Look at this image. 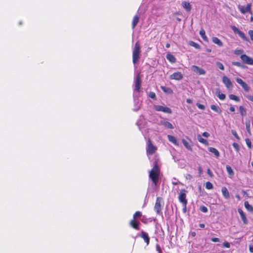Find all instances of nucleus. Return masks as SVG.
Masks as SVG:
<instances>
[{"instance_id": "nucleus-1", "label": "nucleus", "mask_w": 253, "mask_h": 253, "mask_svg": "<svg viewBox=\"0 0 253 253\" xmlns=\"http://www.w3.org/2000/svg\"><path fill=\"white\" fill-rule=\"evenodd\" d=\"M160 169L157 162H155L153 168L149 172V178L151 179L155 185H157L159 180Z\"/></svg>"}, {"instance_id": "nucleus-2", "label": "nucleus", "mask_w": 253, "mask_h": 253, "mask_svg": "<svg viewBox=\"0 0 253 253\" xmlns=\"http://www.w3.org/2000/svg\"><path fill=\"white\" fill-rule=\"evenodd\" d=\"M140 54V47L138 42H136L133 50L132 61L133 64H136L138 61Z\"/></svg>"}, {"instance_id": "nucleus-3", "label": "nucleus", "mask_w": 253, "mask_h": 253, "mask_svg": "<svg viewBox=\"0 0 253 253\" xmlns=\"http://www.w3.org/2000/svg\"><path fill=\"white\" fill-rule=\"evenodd\" d=\"M185 192L186 191L184 189L181 190L178 196L179 201L183 206H186L187 203Z\"/></svg>"}, {"instance_id": "nucleus-4", "label": "nucleus", "mask_w": 253, "mask_h": 253, "mask_svg": "<svg viewBox=\"0 0 253 253\" xmlns=\"http://www.w3.org/2000/svg\"><path fill=\"white\" fill-rule=\"evenodd\" d=\"M157 148L153 145L150 139H149L147 147V153L150 155H152L155 152Z\"/></svg>"}, {"instance_id": "nucleus-5", "label": "nucleus", "mask_w": 253, "mask_h": 253, "mask_svg": "<svg viewBox=\"0 0 253 253\" xmlns=\"http://www.w3.org/2000/svg\"><path fill=\"white\" fill-rule=\"evenodd\" d=\"M155 109L157 111L163 112L168 114H171L172 113V111L169 108L161 105L155 106Z\"/></svg>"}, {"instance_id": "nucleus-6", "label": "nucleus", "mask_w": 253, "mask_h": 253, "mask_svg": "<svg viewBox=\"0 0 253 253\" xmlns=\"http://www.w3.org/2000/svg\"><path fill=\"white\" fill-rule=\"evenodd\" d=\"M244 63L248 65H253V58L250 57L246 54H242L240 57Z\"/></svg>"}, {"instance_id": "nucleus-7", "label": "nucleus", "mask_w": 253, "mask_h": 253, "mask_svg": "<svg viewBox=\"0 0 253 253\" xmlns=\"http://www.w3.org/2000/svg\"><path fill=\"white\" fill-rule=\"evenodd\" d=\"M191 70L200 75L206 74V71L204 69L196 65L192 66Z\"/></svg>"}, {"instance_id": "nucleus-8", "label": "nucleus", "mask_w": 253, "mask_h": 253, "mask_svg": "<svg viewBox=\"0 0 253 253\" xmlns=\"http://www.w3.org/2000/svg\"><path fill=\"white\" fill-rule=\"evenodd\" d=\"M134 83V91L139 92L141 86V79L139 74L136 76L135 79Z\"/></svg>"}, {"instance_id": "nucleus-9", "label": "nucleus", "mask_w": 253, "mask_h": 253, "mask_svg": "<svg viewBox=\"0 0 253 253\" xmlns=\"http://www.w3.org/2000/svg\"><path fill=\"white\" fill-rule=\"evenodd\" d=\"M251 4H248L247 6H242L239 5L238 6V8L240 12L243 14H245L248 12L251 11Z\"/></svg>"}, {"instance_id": "nucleus-10", "label": "nucleus", "mask_w": 253, "mask_h": 253, "mask_svg": "<svg viewBox=\"0 0 253 253\" xmlns=\"http://www.w3.org/2000/svg\"><path fill=\"white\" fill-rule=\"evenodd\" d=\"M222 82L228 89H231L233 87V85L230 80L226 76L223 77Z\"/></svg>"}, {"instance_id": "nucleus-11", "label": "nucleus", "mask_w": 253, "mask_h": 253, "mask_svg": "<svg viewBox=\"0 0 253 253\" xmlns=\"http://www.w3.org/2000/svg\"><path fill=\"white\" fill-rule=\"evenodd\" d=\"M183 78V75L180 72H177L173 73L170 76V79L171 80H175L179 81Z\"/></svg>"}, {"instance_id": "nucleus-12", "label": "nucleus", "mask_w": 253, "mask_h": 253, "mask_svg": "<svg viewBox=\"0 0 253 253\" xmlns=\"http://www.w3.org/2000/svg\"><path fill=\"white\" fill-rule=\"evenodd\" d=\"M236 81L238 84H240L242 87L244 88V89L246 91H248L250 89V87L248 85V84L244 82L240 78H237L236 79Z\"/></svg>"}, {"instance_id": "nucleus-13", "label": "nucleus", "mask_w": 253, "mask_h": 253, "mask_svg": "<svg viewBox=\"0 0 253 253\" xmlns=\"http://www.w3.org/2000/svg\"><path fill=\"white\" fill-rule=\"evenodd\" d=\"M140 223L135 219L131 220L129 222V225L136 230H139V225Z\"/></svg>"}, {"instance_id": "nucleus-14", "label": "nucleus", "mask_w": 253, "mask_h": 253, "mask_svg": "<svg viewBox=\"0 0 253 253\" xmlns=\"http://www.w3.org/2000/svg\"><path fill=\"white\" fill-rule=\"evenodd\" d=\"M183 7L188 12H189L191 10V5L189 2L184 1L181 3Z\"/></svg>"}, {"instance_id": "nucleus-15", "label": "nucleus", "mask_w": 253, "mask_h": 253, "mask_svg": "<svg viewBox=\"0 0 253 253\" xmlns=\"http://www.w3.org/2000/svg\"><path fill=\"white\" fill-rule=\"evenodd\" d=\"M238 212L240 215V216H241L243 222L245 224H247L248 222V220H247V219L246 215H245L244 212H243V211L241 209H239Z\"/></svg>"}, {"instance_id": "nucleus-16", "label": "nucleus", "mask_w": 253, "mask_h": 253, "mask_svg": "<svg viewBox=\"0 0 253 253\" xmlns=\"http://www.w3.org/2000/svg\"><path fill=\"white\" fill-rule=\"evenodd\" d=\"M141 237L144 239V241L146 243L147 245H148L149 243V237L147 233L142 231L141 232Z\"/></svg>"}, {"instance_id": "nucleus-17", "label": "nucleus", "mask_w": 253, "mask_h": 253, "mask_svg": "<svg viewBox=\"0 0 253 253\" xmlns=\"http://www.w3.org/2000/svg\"><path fill=\"white\" fill-rule=\"evenodd\" d=\"M215 94L219 99L223 100L225 99L226 96L224 94L220 92L219 89H216Z\"/></svg>"}, {"instance_id": "nucleus-18", "label": "nucleus", "mask_w": 253, "mask_h": 253, "mask_svg": "<svg viewBox=\"0 0 253 253\" xmlns=\"http://www.w3.org/2000/svg\"><path fill=\"white\" fill-rule=\"evenodd\" d=\"M208 150L210 152L213 153L216 158H218L219 157V155H220L219 152L216 149H215L213 147H209Z\"/></svg>"}, {"instance_id": "nucleus-19", "label": "nucleus", "mask_w": 253, "mask_h": 253, "mask_svg": "<svg viewBox=\"0 0 253 253\" xmlns=\"http://www.w3.org/2000/svg\"><path fill=\"white\" fill-rule=\"evenodd\" d=\"M212 41L214 43L216 44L219 46H222L223 45L222 42L216 37H213L212 38Z\"/></svg>"}, {"instance_id": "nucleus-20", "label": "nucleus", "mask_w": 253, "mask_h": 253, "mask_svg": "<svg viewBox=\"0 0 253 253\" xmlns=\"http://www.w3.org/2000/svg\"><path fill=\"white\" fill-rule=\"evenodd\" d=\"M221 192L223 196L225 198H228L229 197V193L227 189L225 187H223L221 189Z\"/></svg>"}, {"instance_id": "nucleus-21", "label": "nucleus", "mask_w": 253, "mask_h": 253, "mask_svg": "<svg viewBox=\"0 0 253 253\" xmlns=\"http://www.w3.org/2000/svg\"><path fill=\"white\" fill-rule=\"evenodd\" d=\"M197 139L200 142H201L206 145H209V143H208V141L206 139L202 137V136L200 135H198Z\"/></svg>"}, {"instance_id": "nucleus-22", "label": "nucleus", "mask_w": 253, "mask_h": 253, "mask_svg": "<svg viewBox=\"0 0 253 253\" xmlns=\"http://www.w3.org/2000/svg\"><path fill=\"white\" fill-rule=\"evenodd\" d=\"M139 21V17L137 15H135L133 19V21L132 22V28L134 29L136 25L137 24Z\"/></svg>"}, {"instance_id": "nucleus-23", "label": "nucleus", "mask_w": 253, "mask_h": 253, "mask_svg": "<svg viewBox=\"0 0 253 253\" xmlns=\"http://www.w3.org/2000/svg\"><path fill=\"white\" fill-rule=\"evenodd\" d=\"M168 138L170 142H172V143H173L175 145H178V144L177 143L176 139L174 136L170 135H168Z\"/></svg>"}, {"instance_id": "nucleus-24", "label": "nucleus", "mask_w": 253, "mask_h": 253, "mask_svg": "<svg viewBox=\"0 0 253 253\" xmlns=\"http://www.w3.org/2000/svg\"><path fill=\"white\" fill-rule=\"evenodd\" d=\"M167 58L171 63H174L176 61V59L174 56L170 54H168L167 55Z\"/></svg>"}, {"instance_id": "nucleus-25", "label": "nucleus", "mask_w": 253, "mask_h": 253, "mask_svg": "<svg viewBox=\"0 0 253 253\" xmlns=\"http://www.w3.org/2000/svg\"><path fill=\"white\" fill-rule=\"evenodd\" d=\"M226 169L227 172L230 176H232L234 174V172L230 166L227 165L226 166Z\"/></svg>"}, {"instance_id": "nucleus-26", "label": "nucleus", "mask_w": 253, "mask_h": 253, "mask_svg": "<svg viewBox=\"0 0 253 253\" xmlns=\"http://www.w3.org/2000/svg\"><path fill=\"white\" fill-rule=\"evenodd\" d=\"M211 108L214 111L219 113V114H220L221 113V110L220 109V108L216 106V105H211Z\"/></svg>"}, {"instance_id": "nucleus-27", "label": "nucleus", "mask_w": 253, "mask_h": 253, "mask_svg": "<svg viewBox=\"0 0 253 253\" xmlns=\"http://www.w3.org/2000/svg\"><path fill=\"white\" fill-rule=\"evenodd\" d=\"M199 34L201 35V36L202 37V39L205 41H208V38L206 36L205 31V30L204 29H201L200 30V32H199Z\"/></svg>"}, {"instance_id": "nucleus-28", "label": "nucleus", "mask_w": 253, "mask_h": 253, "mask_svg": "<svg viewBox=\"0 0 253 253\" xmlns=\"http://www.w3.org/2000/svg\"><path fill=\"white\" fill-rule=\"evenodd\" d=\"M182 142L184 146L188 150L192 151V147L189 144V143L184 139H183L182 140Z\"/></svg>"}, {"instance_id": "nucleus-29", "label": "nucleus", "mask_w": 253, "mask_h": 253, "mask_svg": "<svg viewBox=\"0 0 253 253\" xmlns=\"http://www.w3.org/2000/svg\"><path fill=\"white\" fill-rule=\"evenodd\" d=\"M239 111L241 115L243 117L245 116L247 114L246 109L242 106L239 107Z\"/></svg>"}, {"instance_id": "nucleus-30", "label": "nucleus", "mask_w": 253, "mask_h": 253, "mask_svg": "<svg viewBox=\"0 0 253 253\" xmlns=\"http://www.w3.org/2000/svg\"><path fill=\"white\" fill-rule=\"evenodd\" d=\"M246 127L248 133L249 135L251 136L252 135L251 129H250V122L247 121L246 122Z\"/></svg>"}, {"instance_id": "nucleus-31", "label": "nucleus", "mask_w": 253, "mask_h": 253, "mask_svg": "<svg viewBox=\"0 0 253 253\" xmlns=\"http://www.w3.org/2000/svg\"><path fill=\"white\" fill-rule=\"evenodd\" d=\"M240 37H241L243 40L244 41H248V38L246 37V35H245V34L242 32L241 31H240L238 34H237Z\"/></svg>"}, {"instance_id": "nucleus-32", "label": "nucleus", "mask_w": 253, "mask_h": 253, "mask_svg": "<svg viewBox=\"0 0 253 253\" xmlns=\"http://www.w3.org/2000/svg\"><path fill=\"white\" fill-rule=\"evenodd\" d=\"M189 44L196 49H199L200 48V45L198 43L193 41H190Z\"/></svg>"}, {"instance_id": "nucleus-33", "label": "nucleus", "mask_w": 253, "mask_h": 253, "mask_svg": "<svg viewBox=\"0 0 253 253\" xmlns=\"http://www.w3.org/2000/svg\"><path fill=\"white\" fill-rule=\"evenodd\" d=\"M229 98L231 99V100H234L236 102H239L240 101V99L239 98L234 95V94H230L229 95Z\"/></svg>"}, {"instance_id": "nucleus-34", "label": "nucleus", "mask_w": 253, "mask_h": 253, "mask_svg": "<svg viewBox=\"0 0 253 253\" xmlns=\"http://www.w3.org/2000/svg\"><path fill=\"white\" fill-rule=\"evenodd\" d=\"M161 88L165 92L170 93L172 92L171 89L169 87H166L165 86H161Z\"/></svg>"}, {"instance_id": "nucleus-35", "label": "nucleus", "mask_w": 253, "mask_h": 253, "mask_svg": "<svg viewBox=\"0 0 253 253\" xmlns=\"http://www.w3.org/2000/svg\"><path fill=\"white\" fill-rule=\"evenodd\" d=\"M164 124L166 127H167L169 128H170V129L173 128V126L169 122H165Z\"/></svg>"}, {"instance_id": "nucleus-36", "label": "nucleus", "mask_w": 253, "mask_h": 253, "mask_svg": "<svg viewBox=\"0 0 253 253\" xmlns=\"http://www.w3.org/2000/svg\"><path fill=\"white\" fill-rule=\"evenodd\" d=\"M206 188L208 189H212L213 185L211 182L208 181L206 183Z\"/></svg>"}, {"instance_id": "nucleus-37", "label": "nucleus", "mask_w": 253, "mask_h": 253, "mask_svg": "<svg viewBox=\"0 0 253 253\" xmlns=\"http://www.w3.org/2000/svg\"><path fill=\"white\" fill-rule=\"evenodd\" d=\"M154 210L158 214H160L161 213L162 207H154Z\"/></svg>"}, {"instance_id": "nucleus-38", "label": "nucleus", "mask_w": 253, "mask_h": 253, "mask_svg": "<svg viewBox=\"0 0 253 253\" xmlns=\"http://www.w3.org/2000/svg\"><path fill=\"white\" fill-rule=\"evenodd\" d=\"M245 141H246V144H247L248 147L249 148H251V147H252V142H251V140L249 138H246L245 139Z\"/></svg>"}, {"instance_id": "nucleus-39", "label": "nucleus", "mask_w": 253, "mask_h": 253, "mask_svg": "<svg viewBox=\"0 0 253 253\" xmlns=\"http://www.w3.org/2000/svg\"><path fill=\"white\" fill-rule=\"evenodd\" d=\"M149 96L150 98H151L152 99H154V100H156V94L153 92H150V93L149 94Z\"/></svg>"}, {"instance_id": "nucleus-40", "label": "nucleus", "mask_w": 253, "mask_h": 253, "mask_svg": "<svg viewBox=\"0 0 253 253\" xmlns=\"http://www.w3.org/2000/svg\"><path fill=\"white\" fill-rule=\"evenodd\" d=\"M216 65L220 69H221L222 70H224V66L221 62H217Z\"/></svg>"}, {"instance_id": "nucleus-41", "label": "nucleus", "mask_w": 253, "mask_h": 253, "mask_svg": "<svg viewBox=\"0 0 253 253\" xmlns=\"http://www.w3.org/2000/svg\"><path fill=\"white\" fill-rule=\"evenodd\" d=\"M231 29L233 31V32L235 33V34H238L240 31V30H239L236 26H232L231 27Z\"/></svg>"}, {"instance_id": "nucleus-42", "label": "nucleus", "mask_w": 253, "mask_h": 253, "mask_svg": "<svg viewBox=\"0 0 253 253\" xmlns=\"http://www.w3.org/2000/svg\"><path fill=\"white\" fill-rule=\"evenodd\" d=\"M231 29L233 31V32L235 33V34H238L240 31V30H239L236 26H232L231 27Z\"/></svg>"}, {"instance_id": "nucleus-43", "label": "nucleus", "mask_w": 253, "mask_h": 253, "mask_svg": "<svg viewBox=\"0 0 253 253\" xmlns=\"http://www.w3.org/2000/svg\"><path fill=\"white\" fill-rule=\"evenodd\" d=\"M141 215V213L140 211H136L133 215V219H135L138 217H140Z\"/></svg>"}, {"instance_id": "nucleus-44", "label": "nucleus", "mask_w": 253, "mask_h": 253, "mask_svg": "<svg viewBox=\"0 0 253 253\" xmlns=\"http://www.w3.org/2000/svg\"><path fill=\"white\" fill-rule=\"evenodd\" d=\"M233 146L237 152L239 151V146L238 143L236 142L233 143Z\"/></svg>"}, {"instance_id": "nucleus-45", "label": "nucleus", "mask_w": 253, "mask_h": 253, "mask_svg": "<svg viewBox=\"0 0 253 253\" xmlns=\"http://www.w3.org/2000/svg\"><path fill=\"white\" fill-rule=\"evenodd\" d=\"M232 64L238 67H242V64L240 62H232Z\"/></svg>"}, {"instance_id": "nucleus-46", "label": "nucleus", "mask_w": 253, "mask_h": 253, "mask_svg": "<svg viewBox=\"0 0 253 253\" xmlns=\"http://www.w3.org/2000/svg\"><path fill=\"white\" fill-rule=\"evenodd\" d=\"M197 106L201 110H204L205 109V107L204 105L201 104L199 103H196Z\"/></svg>"}, {"instance_id": "nucleus-47", "label": "nucleus", "mask_w": 253, "mask_h": 253, "mask_svg": "<svg viewBox=\"0 0 253 253\" xmlns=\"http://www.w3.org/2000/svg\"><path fill=\"white\" fill-rule=\"evenodd\" d=\"M232 134L238 139H239V137L237 134L236 131L234 130H232L231 131Z\"/></svg>"}, {"instance_id": "nucleus-48", "label": "nucleus", "mask_w": 253, "mask_h": 253, "mask_svg": "<svg viewBox=\"0 0 253 253\" xmlns=\"http://www.w3.org/2000/svg\"><path fill=\"white\" fill-rule=\"evenodd\" d=\"M223 247L226 248H229L230 245L228 242H225L223 244Z\"/></svg>"}, {"instance_id": "nucleus-49", "label": "nucleus", "mask_w": 253, "mask_h": 253, "mask_svg": "<svg viewBox=\"0 0 253 253\" xmlns=\"http://www.w3.org/2000/svg\"><path fill=\"white\" fill-rule=\"evenodd\" d=\"M200 210L203 211V212H206L208 211V209L207 208V207H200Z\"/></svg>"}, {"instance_id": "nucleus-50", "label": "nucleus", "mask_w": 253, "mask_h": 253, "mask_svg": "<svg viewBox=\"0 0 253 253\" xmlns=\"http://www.w3.org/2000/svg\"><path fill=\"white\" fill-rule=\"evenodd\" d=\"M249 35H250V38L251 39L252 41H253V30H250L249 31Z\"/></svg>"}, {"instance_id": "nucleus-51", "label": "nucleus", "mask_w": 253, "mask_h": 253, "mask_svg": "<svg viewBox=\"0 0 253 253\" xmlns=\"http://www.w3.org/2000/svg\"><path fill=\"white\" fill-rule=\"evenodd\" d=\"M161 200L162 199L161 198H157L155 206H161L160 200Z\"/></svg>"}, {"instance_id": "nucleus-52", "label": "nucleus", "mask_w": 253, "mask_h": 253, "mask_svg": "<svg viewBox=\"0 0 253 253\" xmlns=\"http://www.w3.org/2000/svg\"><path fill=\"white\" fill-rule=\"evenodd\" d=\"M211 241L213 242H219V239L218 238H212L211 239Z\"/></svg>"}, {"instance_id": "nucleus-53", "label": "nucleus", "mask_w": 253, "mask_h": 253, "mask_svg": "<svg viewBox=\"0 0 253 253\" xmlns=\"http://www.w3.org/2000/svg\"><path fill=\"white\" fill-rule=\"evenodd\" d=\"M249 251L251 253H253V245L251 244L249 245Z\"/></svg>"}, {"instance_id": "nucleus-54", "label": "nucleus", "mask_w": 253, "mask_h": 253, "mask_svg": "<svg viewBox=\"0 0 253 253\" xmlns=\"http://www.w3.org/2000/svg\"><path fill=\"white\" fill-rule=\"evenodd\" d=\"M156 249H157V250L158 251L159 253H162V250H161V248L159 246V245H157Z\"/></svg>"}, {"instance_id": "nucleus-55", "label": "nucleus", "mask_w": 253, "mask_h": 253, "mask_svg": "<svg viewBox=\"0 0 253 253\" xmlns=\"http://www.w3.org/2000/svg\"><path fill=\"white\" fill-rule=\"evenodd\" d=\"M202 135L206 137H208L210 136V134L207 132H204L203 133Z\"/></svg>"}, {"instance_id": "nucleus-56", "label": "nucleus", "mask_w": 253, "mask_h": 253, "mask_svg": "<svg viewBox=\"0 0 253 253\" xmlns=\"http://www.w3.org/2000/svg\"><path fill=\"white\" fill-rule=\"evenodd\" d=\"M207 173L211 176H212L213 175L212 172L210 169H208Z\"/></svg>"}, {"instance_id": "nucleus-57", "label": "nucleus", "mask_w": 253, "mask_h": 253, "mask_svg": "<svg viewBox=\"0 0 253 253\" xmlns=\"http://www.w3.org/2000/svg\"><path fill=\"white\" fill-rule=\"evenodd\" d=\"M247 98L249 100L253 102V95H248L247 96Z\"/></svg>"}, {"instance_id": "nucleus-58", "label": "nucleus", "mask_w": 253, "mask_h": 253, "mask_svg": "<svg viewBox=\"0 0 253 253\" xmlns=\"http://www.w3.org/2000/svg\"><path fill=\"white\" fill-rule=\"evenodd\" d=\"M246 208L249 211H253V207H246Z\"/></svg>"}, {"instance_id": "nucleus-59", "label": "nucleus", "mask_w": 253, "mask_h": 253, "mask_svg": "<svg viewBox=\"0 0 253 253\" xmlns=\"http://www.w3.org/2000/svg\"><path fill=\"white\" fill-rule=\"evenodd\" d=\"M186 102L188 104H191L192 103V100L191 99H187Z\"/></svg>"}, {"instance_id": "nucleus-60", "label": "nucleus", "mask_w": 253, "mask_h": 253, "mask_svg": "<svg viewBox=\"0 0 253 253\" xmlns=\"http://www.w3.org/2000/svg\"><path fill=\"white\" fill-rule=\"evenodd\" d=\"M187 211V208L186 207H183L182 209V211L183 213H186Z\"/></svg>"}, {"instance_id": "nucleus-61", "label": "nucleus", "mask_w": 253, "mask_h": 253, "mask_svg": "<svg viewBox=\"0 0 253 253\" xmlns=\"http://www.w3.org/2000/svg\"><path fill=\"white\" fill-rule=\"evenodd\" d=\"M186 177L187 179H191L192 177V176L191 174H187Z\"/></svg>"}, {"instance_id": "nucleus-62", "label": "nucleus", "mask_w": 253, "mask_h": 253, "mask_svg": "<svg viewBox=\"0 0 253 253\" xmlns=\"http://www.w3.org/2000/svg\"><path fill=\"white\" fill-rule=\"evenodd\" d=\"M229 110L231 111V112H234L235 111V108L234 107H231L230 108H229Z\"/></svg>"}, {"instance_id": "nucleus-63", "label": "nucleus", "mask_w": 253, "mask_h": 253, "mask_svg": "<svg viewBox=\"0 0 253 253\" xmlns=\"http://www.w3.org/2000/svg\"><path fill=\"white\" fill-rule=\"evenodd\" d=\"M196 232H192L191 233H190V235L192 236V237H195L196 236Z\"/></svg>"}, {"instance_id": "nucleus-64", "label": "nucleus", "mask_w": 253, "mask_h": 253, "mask_svg": "<svg viewBox=\"0 0 253 253\" xmlns=\"http://www.w3.org/2000/svg\"><path fill=\"white\" fill-rule=\"evenodd\" d=\"M199 226H200V227H201V228H204V227H205V224H203V223H200V224H199Z\"/></svg>"}]
</instances>
